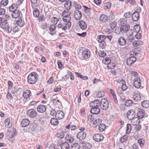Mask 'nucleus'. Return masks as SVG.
Here are the masks:
<instances>
[{"mask_svg":"<svg viewBox=\"0 0 149 149\" xmlns=\"http://www.w3.org/2000/svg\"><path fill=\"white\" fill-rule=\"evenodd\" d=\"M38 75L35 72L31 73L29 75L28 77V81L31 84H35L38 81Z\"/></svg>","mask_w":149,"mask_h":149,"instance_id":"f257e3e1","label":"nucleus"},{"mask_svg":"<svg viewBox=\"0 0 149 149\" xmlns=\"http://www.w3.org/2000/svg\"><path fill=\"white\" fill-rule=\"evenodd\" d=\"M130 26L128 24L123 25L121 26L120 28V31L123 33H126L127 34L128 32H129V33H131L132 30H130Z\"/></svg>","mask_w":149,"mask_h":149,"instance_id":"f03ea898","label":"nucleus"},{"mask_svg":"<svg viewBox=\"0 0 149 149\" xmlns=\"http://www.w3.org/2000/svg\"><path fill=\"white\" fill-rule=\"evenodd\" d=\"M100 104V107L101 109L103 110H106L109 107V103L108 101L104 98L101 100Z\"/></svg>","mask_w":149,"mask_h":149,"instance_id":"7ed1b4c3","label":"nucleus"},{"mask_svg":"<svg viewBox=\"0 0 149 149\" xmlns=\"http://www.w3.org/2000/svg\"><path fill=\"white\" fill-rule=\"evenodd\" d=\"M133 84L134 86L136 88H143V86L141 85V81L139 77L134 78L133 81Z\"/></svg>","mask_w":149,"mask_h":149,"instance_id":"20e7f679","label":"nucleus"},{"mask_svg":"<svg viewBox=\"0 0 149 149\" xmlns=\"http://www.w3.org/2000/svg\"><path fill=\"white\" fill-rule=\"evenodd\" d=\"M90 51L88 49H84L82 53V59L84 60V59H86L89 58L90 56Z\"/></svg>","mask_w":149,"mask_h":149,"instance_id":"39448f33","label":"nucleus"},{"mask_svg":"<svg viewBox=\"0 0 149 149\" xmlns=\"http://www.w3.org/2000/svg\"><path fill=\"white\" fill-rule=\"evenodd\" d=\"M27 114L30 118H34L36 117L37 112L34 109H31L27 111Z\"/></svg>","mask_w":149,"mask_h":149,"instance_id":"423d86ee","label":"nucleus"},{"mask_svg":"<svg viewBox=\"0 0 149 149\" xmlns=\"http://www.w3.org/2000/svg\"><path fill=\"white\" fill-rule=\"evenodd\" d=\"M135 114L136 113L132 109L130 110L127 112V118L129 120H130L135 117Z\"/></svg>","mask_w":149,"mask_h":149,"instance_id":"0eeeda50","label":"nucleus"},{"mask_svg":"<svg viewBox=\"0 0 149 149\" xmlns=\"http://www.w3.org/2000/svg\"><path fill=\"white\" fill-rule=\"evenodd\" d=\"M11 15L13 18H18L22 17V14L21 11L19 10H16L13 12Z\"/></svg>","mask_w":149,"mask_h":149,"instance_id":"6e6552de","label":"nucleus"},{"mask_svg":"<svg viewBox=\"0 0 149 149\" xmlns=\"http://www.w3.org/2000/svg\"><path fill=\"white\" fill-rule=\"evenodd\" d=\"M104 138L103 136L100 134H96L93 136V139L97 142H100L102 141Z\"/></svg>","mask_w":149,"mask_h":149,"instance_id":"1a4fd4ad","label":"nucleus"},{"mask_svg":"<svg viewBox=\"0 0 149 149\" xmlns=\"http://www.w3.org/2000/svg\"><path fill=\"white\" fill-rule=\"evenodd\" d=\"M6 135L9 137V140L11 142H12L14 139V136L16 135V132H14V134H13V132L11 131L8 130L6 133Z\"/></svg>","mask_w":149,"mask_h":149,"instance_id":"9d476101","label":"nucleus"},{"mask_svg":"<svg viewBox=\"0 0 149 149\" xmlns=\"http://www.w3.org/2000/svg\"><path fill=\"white\" fill-rule=\"evenodd\" d=\"M37 109L38 112L43 113L46 111L47 107L45 105L41 104L38 106Z\"/></svg>","mask_w":149,"mask_h":149,"instance_id":"9b49d317","label":"nucleus"},{"mask_svg":"<svg viewBox=\"0 0 149 149\" xmlns=\"http://www.w3.org/2000/svg\"><path fill=\"white\" fill-rule=\"evenodd\" d=\"M86 136V133L84 131H80L77 134V138L80 140L84 139Z\"/></svg>","mask_w":149,"mask_h":149,"instance_id":"f8f14e48","label":"nucleus"},{"mask_svg":"<svg viewBox=\"0 0 149 149\" xmlns=\"http://www.w3.org/2000/svg\"><path fill=\"white\" fill-rule=\"evenodd\" d=\"M72 21L68 20H67L66 21H63L65 23V25L62 28V29L65 30L66 29H69L72 25Z\"/></svg>","mask_w":149,"mask_h":149,"instance_id":"ddd939ff","label":"nucleus"},{"mask_svg":"<svg viewBox=\"0 0 149 149\" xmlns=\"http://www.w3.org/2000/svg\"><path fill=\"white\" fill-rule=\"evenodd\" d=\"M137 115L139 118L140 119L143 118L144 116H145V111L143 109L140 108L138 109Z\"/></svg>","mask_w":149,"mask_h":149,"instance_id":"4468645a","label":"nucleus"},{"mask_svg":"<svg viewBox=\"0 0 149 149\" xmlns=\"http://www.w3.org/2000/svg\"><path fill=\"white\" fill-rule=\"evenodd\" d=\"M65 113L63 111L61 110H58L56 112L55 117L58 119H62L64 117Z\"/></svg>","mask_w":149,"mask_h":149,"instance_id":"2eb2a0df","label":"nucleus"},{"mask_svg":"<svg viewBox=\"0 0 149 149\" xmlns=\"http://www.w3.org/2000/svg\"><path fill=\"white\" fill-rule=\"evenodd\" d=\"M100 105V101L98 100L92 101L89 103V106L91 107H99Z\"/></svg>","mask_w":149,"mask_h":149,"instance_id":"dca6fc26","label":"nucleus"},{"mask_svg":"<svg viewBox=\"0 0 149 149\" xmlns=\"http://www.w3.org/2000/svg\"><path fill=\"white\" fill-rule=\"evenodd\" d=\"M82 17V14L81 12L78 10H76L74 12V17L77 20H79Z\"/></svg>","mask_w":149,"mask_h":149,"instance_id":"f3484780","label":"nucleus"},{"mask_svg":"<svg viewBox=\"0 0 149 149\" xmlns=\"http://www.w3.org/2000/svg\"><path fill=\"white\" fill-rule=\"evenodd\" d=\"M136 58L134 56H131L128 58L126 60L127 63L129 66L134 63L136 61Z\"/></svg>","mask_w":149,"mask_h":149,"instance_id":"a211bd4d","label":"nucleus"},{"mask_svg":"<svg viewBox=\"0 0 149 149\" xmlns=\"http://www.w3.org/2000/svg\"><path fill=\"white\" fill-rule=\"evenodd\" d=\"M127 88V86L125 84L122 85L121 88L120 87H118V89L117 90V93L118 94H121L122 93L123 91L126 90Z\"/></svg>","mask_w":149,"mask_h":149,"instance_id":"6ab92c4d","label":"nucleus"},{"mask_svg":"<svg viewBox=\"0 0 149 149\" xmlns=\"http://www.w3.org/2000/svg\"><path fill=\"white\" fill-rule=\"evenodd\" d=\"M139 18V14L138 12L136 11L132 14V18L134 22L137 21L138 20Z\"/></svg>","mask_w":149,"mask_h":149,"instance_id":"aec40b11","label":"nucleus"},{"mask_svg":"<svg viewBox=\"0 0 149 149\" xmlns=\"http://www.w3.org/2000/svg\"><path fill=\"white\" fill-rule=\"evenodd\" d=\"M126 43V40L123 37H120L118 39V43L121 46H124Z\"/></svg>","mask_w":149,"mask_h":149,"instance_id":"412c9836","label":"nucleus"},{"mask_svg":"<svg viewBox=\"0 0 149 149\" xmlns=\"http://www.w3.org/2000/svg\"><path fill=\"white\" fill-rule=\"evenodd\" d=\"M133 33L132 31H131L129 36H128V38L126 39V41H127L129 43L133 42L135 39L134 36L133 35Z\"/></svg>","mask_w":149,"mask_h":149,"instance_id":"4be33fe9","label":"nucleus"},{"mask_svg":"<svg viewBox=\"0 0 149 149\" xmlns=\"http://www.w3.org/2000/svg\"><path fill=\"white\" fill-rule=\"evenodd\" d=\"M100 110L99 107H92L90 111L93 114H97L100 113Z\"/></svg>","mask_w":149,"mask_h":149,"instance_id":"5701e85b","label":"nucleus"},{"mask_svg":"<svg viewBox=\"0 0 149 149\" xmlns=\"http://www.w3.org/2000/svg\"><path fill=\"white\" fill-rule=\"evenodd\" d=\"M97 40L99 43L106 42L107 40L106 39V36L103 35H100L98 36Z\"/></svg>","mask_w":149,"mask_h":149,"instance_id":"b1692460","label":"nucleus"},{"mask_svg":"<svg viewBox=\"0 0 149 149\" xmlns=\"http://www.w3.org/2000/svg\"><path fill=\"white\" fill-rule=\"evenodd\" d=\"M79 25L82 30H85L87 28V24L83 20H81L79 22Z\"/></svg>","mask_w":149,"mask_h":149,"instance_id":"393cba45","label":"nucleus"},{"mask_svg":"<svg viewBox=\"0 0 149 149\" xmlns=\"http://www.w3.org/2000/svg\"><path fill=\"white\" fill-rule=\"evenodd\" d=\"M132 98L135 102H138L141 100V97L139 93H134Z\"/></svg>","mask_w":149,"mask_h":149,"instance_id":"a878e982","label":"nucleus"},{"mask_svg":"<svg viewBox=\"0 0 149 149\" xmlns=\"http://www.w3.org/2000/svg\"><path fill=\"white\" fill-rule=\"evenodd\" d=\"M65 138L66 140L69 143H72L74 140V137L71 134L67 135Z\"/></svg>","mask_w":149,"mask_h":149,"instance_id":"bb28decb","label":"nucleus"},{"mask_svg":"<svg viewBox=\"0 0 149 149\" xmlns=\"http://www.w3.org/2000/svg\"><path fill=\"white\" fill-rule=\"evenodd\" d=\"M72 5V3L70 0L66 1L64 4V7L68 10L70 9Z\"/></svg>","mask_w":149,"mask_h":149,"instance_id":"cd10ccee","label":"nucleus"},{"mask_svg":"<svg viewBox=\"0 0 149 149\" xmlns=\"http://www.w3.org/2000/svg\"><path fill=\"white\" fill-rule=\"evenodd\" d=\"M16 23L20 27L23 26L25 24L24 22L23 19H22V17L18 18V20L17 21Z\"/></svg>","mask_w":149,"mask_h":149,"instance_id":"c85d7f7f","label":"nucleus"},{"mask_svg":"<svg viewBox=\"0 0 149 149\" xmlns=\"http://www.w3.org/2000/svg\"><path fill=\"white\" fill-rule=\"evenodd\" d=\"M30 123V121L28 119L25 118L22 120L21 124L22 127H26L29 125Z\"/></svg>","mask_w":149,"mask_h":149,"instance_id":"c756f323","label":"nucleus"},{"mask_svg":"<svg viewBox=\"0 0 149 149\" xmlns=\"http://www.w3.org/2000/svg\"><path fill=\"white\" fill-rule=\"evenodd\" d=\"M108 19V18L107 16L106 15L104 14L101 15L100 16L99 18L100 21L103 22H107Z\"/></svg>","mask_w":149,"mask_h":149,"instance_id":"7c9ffc66","label":"nucleus"},{"mask_svg":"<svg viewBox=\"0 0 149 149\" xmlns=\"http://www.w3.org/2000/svg\"><path fill=\"white\" fill-rule=\"evenodd\" d=\"M61 149H69L70 145L68 142H65L61 144Z\"/></svg>","mask_w":149,"mask_h":149,"instance_id":"2f4dec72","label":"nucleus"},{"mask_svg":"<svg viewBox=\"0 0 149 149\" xmlns=\"http://www.w3.org/2000/svg\"><path fill=\"white\" fill-rule=\"evenodd\" d=\"M143 42L139 40H137L133 42V45L135 47H138L139 46L143 44Z\"/></svg>","mask_w":149,"mask_h":149,"instance_id":"473e14b6","label":"nucleus"},{"mask_svg":"<svg viewBox=\"0 0 149 149\" xmlns=\"http://www.w3.org/2000/svg\"><path fill=\"white\" fill-rule=\"evenodd\" d=\"M65 128L67 129H70L71 130H74L77 129V127L76 125H73L71 124V122L70 123L67 125L65 126Z\"/></svg>","mask_w":149,"mask_h":149,"instance_id":"72a5a7b5","label":"nucleus"},{"mask_svg":"<svg viewBox=\"0 0 149 149\" xmlns=\"http://www.w3.org/2000/svg\"><path fill=\"white\" fill-rule=\"evenodd\" d=\"M75 74L76 75V76L77 77L80 78L82 80H87L88 79V77L86 76L83 75L79 72H75Z\"/></svg>","mask_w":149,"mask_h":149,"instance_id":"f704fd0d","label":"nucleus"},{"mask_svg":"<svg viewBox=\"0 0 149 149\" xmlns=\"http://www.w3.org/2000/svg\"><path fill=\"white\" fill-rule=\"evenodd\" d=\"M68 15H65L63 17L62 19L63 21H66L67 20H72V18L71 16V13H68Z\"/></svg>","mask_w":149,"mask_h":149,"instance_id":"c9c22d12","label":"nucleus"},{"mask_svg":"<svg viewBox=\"0 0 149 149\" xmlns=\"http://www.w3.org/2000/svg\"><path fill=\"white\" fill-rule=\"evenodd\" d=\"M58 119L56 118H52L50 120L51 124L53 125H57L58 124Z\"/></svg>","mask_w":149,"mask_h":149,"instance_id":"e433bc0d","label":"nucleus"},{"mask_svg":"<svg viewBox=\"0 0 149 149\" xmlns=\"http://www.w3.org/2000/svg\"><path fill=\"white\" fill-rule=\"evenodd\" d=\"M130 120H131L132 124L134 125H136L137 123H139V119L136 117Z\"/></svg>","mask_w":149,"mask_h":149,"instance_id":"4c0bfd02","label":"nucleus"},{"mask_svg":"<svg viewBox=\"0 0 149 149\" xmlns=\"http://www.w3.org/2000/svg\"><path fill=\"white\" fill-rule=\"evenodd\" d=\"M111 4L109 2H106L105 1L103 4V7L107 9L110 8Z\"/></svg>","mask_w":149,"mask_h":149,"instance_id":"58836bf2","label":"nucleus"},{"mask_svg":"<svg viewBox=\"0 0 149 149\" xmlns=\"http://www.w3.org/2000/svg\"><path fill=\"white\" fill-rule=\"evenodd\" d=\"M141 104L142 106L144 108L149 107V101L148 100H145L142 102Z\"/></svg>","mask_w":149,"mask_h":149,"instance_id":"ea45409f","label":"nucleus"},{"mask_svg":"<svg viewBox=\"0 0 149 149\" xmlns=\"http://www.w3.org/2000/svg\"><path fill=\"white\" fill-rule=\"evenodd\" d=\"M102 122L100 118H98L94 121L93 124V125H95V127L98 126L100 124H101Z\"/></svg>","mask_w":149,"mask_h":149,"instance_id":"a19ab883","label":"nucleus"},{"mask_svg":"<svg viewBox=\"0 0 149 149\" xmlns=\"http://www.w3.org/2000/svg\"><path fill=\"white\" fill-rule=\"evenodd\" d=\"M127 107L125 104H122L120 105V109L121 111H123L125 113V112L127 111Z\"/></svg>","mask_w":149,"mask_h":149,"instance_id":"79ce46f5","label":"nucleus"},{"mask_svg":"<svg viewBox=\"0 0 149 149\" xmlns=\"http://www.w3.org/2000/svg\"><path fill=\"white\" fill-rule=\"evenodd\" d=\"M80 146L79 144L75 143L72 144L71 149H80Z\"/></svg>","mask_w":149,"mask_h":149,"instance_id":"37998d69","label":"nucleus"},{"mask_svg":"<svg viewBox=\"0 0 149 149\" xmlns=\"http://www.w3.org/2000/svg\"><path fill=\"white\" fill-rule=\"evenodd\" d=\"M106 125L103 124L101 123L98 126V129L101 132H103L106 129Z\"/></svg>","mask_w":149,"mask_h":149,"instance_id":"c03bdc74","label":"nucleus"},{"mask_svg":"<svg viewBox=\"0 0 149 149\" xmlns=\"http://www.w3.org/2000/svg\"><path fill=\"white\" fill-rule=\"evenodd\" d=\"M110 91L114 99L115 103H118V101L117 100L116 96L114 91L113 89H110Z\"/></svg>","mask_w":149,"mask_h":149,"instance_id":"a18cd8bd","label":"nucleus"},{"mask_svg":"<svg viewBox=\"0 0 149 149\" xmlns=\"http://www.w3.org/2000/svg\"><path fill=\"white\" fill-rule=\"evenodd\" d=\"M118 22L119 24L120 25H123L127 24V20L125 19H122L118 20Z\"/></svg>","mask_w":149,"mask_h":149,"instance_id":"49530a36","label":"nucleus"},{"mask_svg":"<svg viewBox=\"0 0 149 149\" xmlns=\"http://www.w3.org/2000/svg\"><path fill=\"white\" fill-rule=\"evenodd\" d=\"M8 23L7 22V21L3 20L0 24L1 27L3 29L6 28V27L8 25Z\"/></svg>","mask_w":149,"mask_h":149,"instance_id":"de8ad7c7","label":"nucleus"},{"mask_svg":"<svg viewBox=\"0 0 149 149\" xmlns=\"http://www.w3.org/2000/svg\"><path fill=\"white\" fill-rule=\"evenodd\" d=\"M11 17L8 14H6L3 18V20L7 21V22L8 23L11 20Z\"/></svg>","mask_w":149,"mask_h":149,"instance_id":"09e8293b","label":"nucleus"},{"mask_svg":"<svg viewBox=\"0 0 149 149\" xmlns=\"http://www.w3.org/2000/svg\"><path fill=\"white\" fill-rule=\"evenodd\" d=\"M37 127V124L35 123H31L30 126V129L32 131H35Z\"/></svg>","mask_w":149,"mask_h":149,"instance_id":"8fccbe9b","label":"nucleus"},{"mask_svg":"<svg viewBox=\"0 0 149 149\" xmlns=\"http://www.w3.org/2000/svg\"><path fill=\"white\" fill-rule=\"evenodd\" d=\"M30 91L29 90H27L23 94V96L25 99H27L29 97Z\"/></svg>","mask_w":149,"mask_h":149,"instance_id":"3c124183","label":"nucleus"},{"mask_svg":"<svg viewBox=\"0 0 149 149\" xmlns=\"http://www.w3.org/2000/svg\"><path fill=\"white\" fill-rule=\"evenodd\" d=\"M4 122L6 126L8 127H10L11 126V124L10 123V119L9 118H6Z\"/></svg>","mask_w":149,"mask_h":149,"instance_id":"603ef678","label":"nucleus"},{"mask_svg":"<svg viewBox=\"0 0 149 149\" xmlns=\"http://www.w3.org/2000/svg\"><path fill=\"white\" fill-rule=\"evenodd\" d=\"M138 143H139L140 147L142 148L144 146L145 140L143 139H141L138 140Z\"/></svg>","mask_w":149,"mask_h":149,"instance_id":"864d4df0","label":"nucleus"},{"mask_svg":"<svg viewBox=\"0 0 149 149\" xmlns=\"http://www.w3.org/2000/svg\"><path fill=\"white\" fill-rule=\"evenodd\" d=\"M126 131V133L127 134H129L130 132L132 129V126L130 124H128L127 126Z\"/></svg>","mask_w":149,"mask_h":149,"instance_id":"5fc2aeb1","label":"nucleus"},{"mask_svg":"<svg viewBox=\"0 0 149 149\" xmlns=\"http://www.w3.org/2000/svg\"><path fill=\"white\" fill-rule=\"evenodd\" d=\"M133 104L132 101L131 100H127L125 102V104L127 107L132 106Z\"/></svg>","mask_w":149,"mask_h":149,"instance_id":"6e6d98bb","label":"nucleus"},{"mask_svg":"<svg viewBox=\"0 0 149 149\" xmlns=\"http://www.w3.org/2000/svg\"><path fill=\"white\" fill-rule=\"evenodd\" d=\"M59 20L58 18H57L55 17H53L51 18V21L53 23V24L56 25L57 24V22L59 21Z\"/></svg>","mask_w":149,"mask_h":149,"instance_id":"4d7b16f0","label":"nucleus"},{"mask_svg":"<svg viewBox=\"0 0 149 149\" xmlns=\"http://www.w3.org/2000/svg\"><path fill=\"white\" fill-rule=\"evenodd\" d=\"M104 92L102 91H98L97 94V97L99 98L102 97L104 96Z\"/></svg>","mask_w":149,"mask_h":149,"instance_id":"13d9d810","label":"nucleus"},{"mask_svg":"<svg viewBox=\"0 0 149 149\" xmlns=\"http://www.w3.org/2000/svg\"><path fill=\"white\" fill-rule=\"evenodd\" d=\"M92 114H89L88 117V120L90 122H92L95 119L94 116Z\"/></svg>","mask_w":149,"mask_h":149,"instance_id":"bf43d9fd","label":"nucleus"},{"mask_svg":"<svg viewBox=\"0 0 149 149\" xmlns=\"http://www.w3.org/2000/svg\"><path fill=\"white\" fill-rule=\"evenodd\" d=\"M133 29L136 32H138L140 30V26L138 24L135 25Z\"/></svg>","mask_w":149,"mask_h":149,"instance_id":"052dcab7","label":"nucleus"},{"mask_svg":"<svg viewBox=\"0 0 149 149\" xmlns=\"http://www.w3.org/2000/svg\"><path fill=\"white\" fill-rule=\"evenodd\" d=\"M39 11L37 8L35 9L33 11V15L34 17H37L39 15Z\"/></svg>","mask_w":149,"mask_h":149,"instance_id":"680f3d73","label":"nucleus"},{"mask_svg":"<svg viewBox=\"0 0 149 149\" xmlns=\"http://www.w3.org/2000/svg\"><path fill=\"white\" fill-rule=\"evenodd\" d=\"M6 28H5L4 29H5L7 31H8V32L9 33H12L13 34V29L11 27L8 26H6Z\"/></svg>","mask_w":149,"mask_h":149,"instance_id":"e2e57ef3","label":"nucleus"},{"mask_svg":"<svg viewBox=\"0 0 149 149\" xmlns=\"http://www.w3.org/2000/svg\"><path fill=\"white\" fill-rule=\"evenodd\" d=\"M117 22L116 21H114L110 24V26L111 29H113L116 26Z\"/></svg>","mask_w":149,"mask_h":149,"instance_id":"0e129e2a","label":"nucleus"},{"mask_svg":"<svg viewBox=\"0 0 149 149\" xmlns=\"http://www.w3.org/2000/svg\"><path fill=\"white\" fill-rule=\"evenodd\" d=\"M73 6L75 7V8L76 9H78V10L81 8V5L78 3L74 2L73 3Z\"/></svg>","mask_w":149,"mask_h":149,"instance_id":"69168bd1","label":"nucleus"},{"mask_svg":"<svg viewBox=\"0 0 149 149\" xmlns=\"http://www.w3.org/2000/svg\"><path fill=\"white\" fill-rule=\"evenodd\" d=\"M56 26L54 24H52L49 27V30L51 32H53L55 31L56 29Z\"/></svg>","mask_w":149,"mask_h":149,"instance_id":"338daca9","label":"nucleus"},{"mask_svg":"<svg viewBox=\"0 0 149 149\" xmlns=\"http://www.w3.org/2000/svg\"><path fill=\"white\" fill-rule=\"evenodd\" d=\"M128 136L125 135L123 136L120 139V141L121 143H123L127 139Z\"/></svg>","mask_w":149,"mask_h":149,"instance_id":"774afa93","label":"nucleus"}]
</instances>
